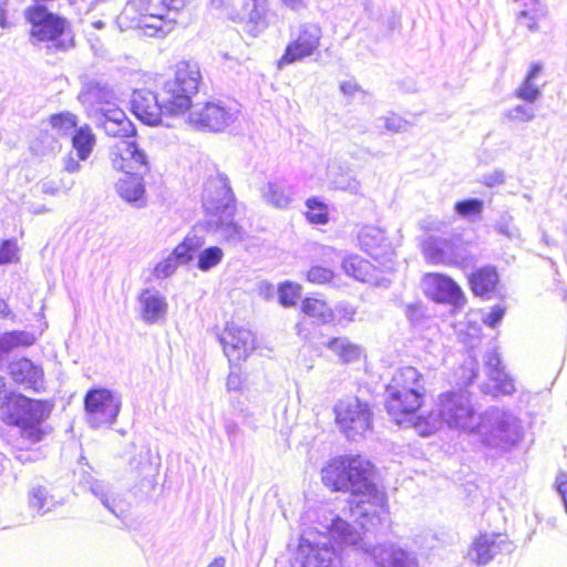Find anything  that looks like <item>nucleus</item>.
Returning <instances> with one entry per match:
<instances>
[{"label": "nucleus", "instance_id": "37", "mask_svg": "<svg viewBox=\"0 0 567 567\" xmlns=\"http://www.w3.org/2000/svg\"><path fill=\"white\" fill-rule=\"evenodd\" d=\"M498 282V275L492 267H484L475 271L471 278L470 284L472 291L476 296H486L492 292Z\"/></svg>", "mask_w": 567, "mask_h": 567}, {"label": "nucleus", "instance_id": "45", "mask_svg": "<svg viewBox=\"0 0 567 567\" xmlns=\"http://www.w3.org/2000/svg\"><path fill=\"white\" fill-rule=\"evenodd\" d=\"M377 127L391 134H399L408 132L411 123L395 113H388L377 118Z\"/></svg>", "mask_w": 567, "mask_h": 567}, {"label": "nucleus", "instance_id": "42", "mask_svg": "<svg viewBox=\"0 0 567 567\" xmlns=\"http://www.w3.org/2000/svg\"><path fill=\"white\" fill-rule=\"evenodd\" d=\"M205 238L196 233H189L184 240L175 247V255L181 264H188L204 249Z\"/></svg>", "mask_w": 567, "mask_h": 567}, {"label": "nucleus", "instance_id": "15", "mask_svg": "<svg viewBox=\"0 0 567 567\" xmlns=\"http://www.w3.org/2000/svg\"><path fill=\"white\" fill-rule=\"evenodd\" d=\"M220 342L230 362L245 360L256 348L254 333L235 324L226 328L220 337Z\"/></svg>", "mask_w": 567, "mask_h": 567}, {"label": "nucleus", "instance_id": "4", "mask_svg": "<svg viewBox=\"0 0 567 567\" xmlns=\"http://www.w3.org/2000/svg\"><path fill=\"white\" fill-rule=\"evenodd\" d=\"M421 373L413 367L398 369L386 385L385 408L398 424L411 419L422 404L424 385Z\"/></svg>", "mask_w": 567, "mask_h": 567}, {"label": "nucleus", "instance_id": "31", "mask_svg": "<svg viewBox=\"0 0 567 567\" xmlns=\"http://www.w3.org/2000/svg\"><path fill=\"white\" fill-rule=\"evenodd\" d=\"M261 197L268 205L286 209L293 199V190L286 182L276 179L262 186Z\"/></svg>", "mask_w": 567, "mask_h": 567}, {"label": "nucleus", "instance_id": "32", "mask_svg": "<svg viewBox=\"0 0 567 567\" xmlns=\"http://www.w3.org/2000/svg\"><path fill=\"white\" fill-rule=\"evenodd\" d=\"M28 505L32 511L43 516L60 505V501L44 485H32L28 491Z\"/></svg>", "mask_w": 567, "mask_h": 567}, {"label": "nucleus", "instance_id": "10", "mask_svg": "<svg viewBox=\"0 0 567 567\" xmlns=\"http://www.w3.org/2000/svg\"><path fill=\"white\" fill-rule=\"evenodd\" d=\"M121 405V396L111 390L91 389L84 398L86 421L91 427H109L116 420Z\"/></svg>", "mask_w": 567, "mask_h": 567}, {"label": "nucleus", "instance_id": "24", "mask_svg": "<svg viewBox=\"0 0 567 567\" xmlns=\"http://www.w3.org/2000/svg\"><path fill=\"white\" fill-rule=\"evenodd\" d=\"M456 239L429 235L422 244L425 259L432 264H452L457 260Z\"/></svg>", "mask_w": 567, "mask_h": 567}, {"label": "nucleus", "instance_id": "16", "mask_svg": "<svg viewBox=\"0 0 567 567\" xmlns=\"http://www.w3.org/2000/svg\"><path fill=\"white\" fill-rule=\"evenodd\" d=\"M112 166L125 174L134 169L148 171L147 156L138 145L128 140H121L111 148Z\"/></svg>", "mask_w": 567, "mask_h": 567}, {"label": "nucleus", "instance_id": "38", "mask_svg": "<svg viewBox=\"0 0 567 567\" xmlns=\"http://www.w3.org/2000/svg\"><path fill=\"white\" fill-rule=\"evenodd\" d=\"M326 347L339 358L342 363L358 361L362 354L361 348L347 338H332Z\"/></svg>", "mask_w": 567, "mask_h": 567}, {"label": "nucleus", "instance_id": "29", "mask_svg": "<svg viewBox=\"0 0 567 567\" xmlns=\"http://www.w3.org/2000/svg\"><path fill=\"white\" fill-rule=\"evenodd\" d=\"M329 533L331 538L340 546L344 547H353L357 551H362V546L369 545L363 540L361 532L353 525L349 524L347 520L334 517L329 526Z\"/></svg>", "mask_w": 567, "mask_h": 567}, {"label": "nucleus", "instance_id": "62", "mask_svg": "<svg viewBox=\"0 0 567 567\" xmlns=\"http://www.w3.org/2000/svg\"><path fill=\"white\" fill-rule=\"evenodd\" d=\"M6 4H7V0L0 1V27L2 29L10 28V25H11L7 21V18H6Z\"/></svg>", "mask_w": 567, "mask_h": 567}, {"label": "nucleus", "instance_id": "25", "mask_svg": "<svg viewBox=\"0 0 567 567\" xmlns=\"http://www.w3.org/2000/svg\"><path fill=\"white\" fill-rule=\"evenodd\" d=\"M244 12L245 29L250 35L257 37L268 28L270 11L267 0H246Z\"/></svg>", "mask_w": 567, "mask_h": 567}, {"label": "nucleus", "instance_id": "9", "mask_svg": "<svg viewBox=\"0 0 567 567\" xmlns=\"http://www.w3.org/2000/svg\"><path fill=\"white\" fill-rule=\"evenodd\" d=\"M435 406L450 429L473 433L478 416L470 395L464 391H446L437 396Z\"/></svg>", "mask_w": 567, "mask_h": 567}, {"label": "nucleus", "instance_id": "36", "mask_svg": "<svg viewBox=\"0 0 567 567\" xmlns=\"http://www.w3.org/2000/svg\"><path fill=\"white\" fill-rule=\"evenodd\" d=\"M301 310L316 323L326 324L334 321L333 309L321 299L306 298L301 303Z\"/></svg>", "mask_w": 567, "mask_h": 567}, {"label": "nucleus", "instance_id": "26", "mask_svg": "<svg viewBox=\"0 0 567 567\" xmlns=\"http://www.w3.org/2000/svg\"><path fill=\"white\" fill-rule=\"evenodd\" d=\"M141 317L146 323H155L167 313L165 297L156 289H144L138 296Z\"/></svg>", "mask_w": 567, "mask_h": 567}, {"label": "nucleus", "instance_id": "20", "mask_svg": "<svg viewBox=\"0 0 567 567\" xmlns=\"http://www.w3.org/2000/svg\"><path fill=\"white\" fill-rule=\"evenodd\" d=\"M425 293L437 302L458 306L463 301L460 286L450 277L441 274H427L423 278Z\"/></svg>", "mask_w": 567, "mask_h": 567}, {"label": "nucleus", "instance_id": "48", "mask_svg": "<svg viewBox=\"0 0 567 567\" xmlns=\"http://www.w3.org/2000/svg\"><path fill=\"white\" fill-rule=\"evenodd\" d=\"M50 124L59 133L68 135L76 130V116L73 113L64 112L54 114L50 117Z\"/></svg>", "mask_w": 567, "mask_h": 567}, {"label": "nucleus", "instance_id": "17", "mask_svg": "<svg viewBox=\"0 0 567 567\" xmlns=\"http://www.w3.org/2000/svg\"><path fill=\"white\" fill-rule=\"evenodd\" d=\"M79 484L84 489L90 491L91 494L117 518H124L126 516V504L109 483L97 480L90 473H83Z\"/></svg>", "mask_w": 567, "mask_h": 567}, {"label": "nucleus", "instance_id": "7", "mask_svg": "<svg viewBox=\"0 0 567 567\" xmlns=\"http://www.w3.org/2000/svg\"><path fill=\"white\" fill-rule=\"evenodd\" d=\"M187 110H189L190 126L215 133L225 131L237 121L240 114V105L235 101L190 103Z\"/></svg>", "mask_w": 567, "mask_h": 567}, {"label": "nucleus", "instance_id": "47", "mask_svg": "<svg viewBox=\"0 0 567 567\" xmlns=\"http://www.w3.org/2000/svg\"><path fill=\"white\" fill-rule=\"evenodd\" d=\"M483 207L484 203L482 199L468 198L456 202L454 205V210L460 217L464 219H472L481 216Z\"/></svg>", "mask_w": 567, "mask_h": 567}, {"label": "nucleus", "instance_id": "27", "mask_svg": "<svg viewBox=\"0 0 567 567\" xmlns=\"http://www.w3.org/2000/svg\"><path fill=\"white\" fill-rule=\"evenodd\" d=\"M236 208L229 209L227 213L208 217L206 225L212 231L219 233L221 237L231 244H238L245 238V230L241 226L234 221Z\"/></svg>", "mask_w": 567, "mask_h": 567}, {"label": "nucleus", "instance_id": "41", "mask_svg": "<svg viewBox=\"0 0 567 567\" xmlns=\"http://www.w3.org/2000/svg\"><path fill=\"white\" fill-rule=\"evenodd\" d=\"M35 342V337L27 331H10L0 334V360L19 347H29Z\"/></svg>", "mask_w": 567, "mask_h": 567}, {"label": "nucleus", "instance_id": "56", "mask_svg": "<svg viewBox=\"0 0 567 567\" xmlns=\"http://www.w3.org/2000/svg\"><path fill=\"white\" fill-rule=\"evenodd\" d=\"M334 320L338 319L339 323H349L353 321L355 316V308L349 303H339L336 306Z\"/></svg>", "mask_w": 567, "mask_h": 567}, {"label": "nucleus", "instance_id": "3", "mask_svg": "<svg viewBox=\"0 0 567 567\" xmlns=\"http://www.w3.org/2000/svg\"><path fill=\"white\" fill-rule=\"evenodd\" d=\"M0 411L2 420L14 426L23 445H32L43 440L42 423L51 413L47 401L32 400L20 393H7L6 381L0 377Z\"/></svg>", "mask_w": 567, "mask_h": 567}, {"label": "nucleus", "instance_id": "18", "mask_svg": "<svg viewBox=\"0 0 567 567\" xmlns=\"http://www.w3.org/2000/svg\"><path fill=\"white\" fill-rule=\"evenodd\" d=\"M364 554L370 555L378 567H417L414 553L408 551L394 544L362 546Z\"/></svg>", "mask_w": 567, "mask_h": 567}, {"label": "nucleus", "instance_id": "8", "mask_svg": "<svg viewBox=\"0 0 567 567\" xmlns=\"http://www.w3.org/2000/svg\"><path fill=\"white\" fill-rule=\"evenodd\" d=\"M336 423L348 440L355 441L371 431L373 411L370 404L358 396L339 400L333 406Z\"/></svg>", "mask_w": 567, "mask_h": 567}, {"label": "nucleus", "instance_id": "63", "mask_svg": "<svg viewBox=\"0 0 567 567\" xmlns=\"http://www.w3.org/2000/svg\"><path fill=\"white\" fill-rule=\"evenodd\" d=\"M282 1L287 7L293 9V10L305 8L307 4V0H282Z\"/></svg>", "mask_w": 567, "mask_h": 567}, {"label": "nucleus", "instance_id": "12", "mask_svg": "<svg viewBox=\"0 0 567 567\" xmlns=\"http://www.w3.org/2000/svg\"><path fill=\"white\" fill-rule=\"evenodd\" d=\"M338 561L337 553L327 537H322L318 542L302 537L292 558L291 567H337Z\"/></svg>", "mask_w": 567, "mask_h": 567}, {"label": "nucleus", "instance_id": "49", "mask_svg": "<svg viewBox=\"0 0 567 567\" xmlns=\"http://www.w3.org/2000/svg\"><path fill=\"white\" fill-rule=\"evenodd\" d=\"M503 116L508 122H530L535 117V110L530 105L519 104L506 110Z\"/></svg>", "mask_w": 567, "mask_h": 567}, {"label": "nucleus", "instance_id": "19", "mask_svg": "<svg viewBox=\"0 0 567 567\" xmlns=\"http://www.w3.org/2000/svg\"><path fill=\"white\" fill-rule=\"evenodd\" d=\"M358 241L361 249L380 264L386 265L392 260L394 250L383 229L371 225L363 226L359 230Z\"/></svg>", "mask_w": 567, "mask_h": 567}, {"label": "nucleus", "instance_id": "58", "mask_svg": "<svg viewBox=\"0 0 567 567\" xmlns=\"http://www.w3.org/2000/svg\"><path fill=\"white\" fill-rule=\"evenodd\" d=\"M446 226L447 224L444 220L433 216H429L420 223V228L427 233L442 231Z\"/></svg>", "mask_w": 567, "mask_h": 567}, {"label": "nucleus", "instance_id": "64", "mask_svg": "<svg viewBox=\"0 0 567 567\" xmlns=\"http://www.w3.org/2000/svg\"><path fill=\"white\" fill-rule=\"evenodd\" d=\"M419 312V306L417 305H409L406 307V316L408 318L413 321L416 320Z\"/></svg>", "mask_w": 567, "mask_h": 567}, {"label": "nucleus", "instance_id": "13", "mask_svg": "<svg viewBox=\"0 0 567 567\" xmlns=\"http://www.w3.org/2000/svg\"><path fill=\"white\" fill-rule=\"evenodd\" d=\"M514 545L507 535L496 533L480 534L471 545L467 558L476 565H486L499 554H509Z\"/></svg>", "mask_w": 567, "mask_h": 567}, {"label": "nucleus", "instance_id": "14", "mask_svg": "<svg viewBox=\"0 0 567 567\" xmlns=\"http://www.w3.org/2000/svg\"><path fill=\"white\" fill-rule=\"evenodd\" d=\"M320 39L321 29L318 24H302L297 39L287 45L285 53L280 58L278 62L279 68L312 55L320 44Z\"/></svg>", "mask_w": 567, "mask_h": 567}, {"label": "nucleus", "instance_id": "60", "mask_svg": "<svg viewBox=\"0 0 567 567\" xmlns=\"http://www.w3.org/2000/svg\"><path fill=\"white\" fill-rule=\"evenodd\" d=\"M41 189L44 194L56 195L61 190V187L53 182L47 181L41 184Z\"/></svg>", "mask_w": 567, "mask_h": 567}, {"label": "nucleus", "instance_id": "51", "mask_svg": "<svg viewBox=\"0 0 567 567\" xmlns=\"http://www.w3.org/2000/svg\"><path fill=\"white\" fill-rule=\"evenodd\" d=\"M300 296V287L291 282H285L279 286V302L285 307L293 306Z\"/></svg>", "mask_w": 567, "mask_h": 567}, {"label": "nucleus", "instance_id": "44", "mask_svg": "<svg viewBox=\"0 0 567 567\" xmlns=\"http://www.w3.org/2000/svg\"><path fill=\"white\" fill-rule=\"evenodd\" d=\"M224 250L218 246H209L199 251L196 256V267L207 272L217 267L224 259Z\"/></svg>", "mask_w": 567, "mask_h": 567}, {"label": "nucleus", "instance_id": "61", "mask_svg": "<svg viewBox=\"0 0 567 567\" xmlns=\"http://www.w3.org/2000/svg\"><path fill=\"white\" fill-rule=\"evenodd\" d=\"M228 390L238 391L240 388V378L237 373L230 372L227 378Z\"/></svg>", "mask_w": 567, "mask_h": 567}, {"label": "nucleus", "instance_id": "5", "mask_svg": "<svg viewBox=\"0 0 567 567\" xmlns=\"http://www.w3.org/2000/svg\"><path fill=\"white\" fill-rule=\"evenodd\" d=\"M474 432L488 449L506 452L523 439V426L512 412L492 408L478 416Z\"/></svg>", "mask_w": 567, "mask_h": 567}, {"label": "nucleus", "instance_id": "1", "mask_svg": "<svg viewBox=\"0 0 567 567\" xmlns=\"http://www.w3.org/2000/svg\"><path fill=\"white\" fill-rule=\"evenodd\" d=\"M371 475L372 464L360 455L334 457L321 471L323 484L333 491L349 492L353 514L372 522L385 514L386 498Z\"/></svg>", "mask_w": 567, "mask_h": 567}, {"label": "nucleus", "instance_id": "28", "mask_svg": "<svg viewBox=\"0 0 567 567\" xmlns=\"http://www.w3.org/2000/svg\"><path fill=\"white\" fill-rule=\"evenodd\" d=\"M116 192L126 203L140 208L146 205L145 185L137 173H126L116 183Z\"/></svg>", "mask_w": 567, "mask_h": 567}, {"label": "nucleus", "instance_id": "6", "mask_svg": "<svg viewBox=\"0 0 567 567\" xmlns=\"http://www.w3.org/2000/svg\"><path fill=\"white\" fill-rule=\"evenodd\" d=\"M25 20L32 25L31 35L39 41H51L56 51L74 47V39L66 19L49 12L43 4H33L24 11Z\"/></svg>", "mask_w": 567, "mask_h": 567}, {"label": "nucleus", "instance_id": "35", "mask_svg": "<svg viewBox=\"0 0 567 567\" xmlns=\"http://www.w3.org/2000/svg\"><path fill=\"white\" fill-rule=\"evenodd\" d=\"M543 70V66L540 63H534L527 75L525 76L523 83L515 90V96L533 104L535 103L540 96L542 91L538 87V85L535 83L536 79L540 74Z\"/></svg>", "mask_w": 567, "mask_h": 567}, {"label": "nucleus", "instance_id": "30", "mask_svg": "<svg viewBox=\"0 0 567 567\" xmlns=\"http://www.w3.org/2000/svg\"><path fill=\"white\" fill-rule=\"evenodd\" d=\"M109 91L99 83L87 82L79 93V101L86 109L90 116H99L102 114L101 109H107L109 105H115L109 101Z\"/></svg>", "mask_w": 567, "mask_h": 567}, {"label": "nucleus", "instance_id": "22", "mask_svg": "<svg viewBox=\"0 0 567 567\" xmlns=\"http://www.w3.org/2000/svg\"><path fill=\"white\" fill-rule=\"evenodd\" d=\"M485 369L488 377V383L483 389L485 393L497 396L499 394H512L515 391L514 382L501 367V358L496 351L493 350L486 353Z\"/></svg>", "mask_w": 567, "mask_h": 567}, {"label": "nucleus", "instance_id": "43", "mask_svg": "<svg viewBox=\"0 0 567 567\" xmlns=\"http://www.w3.org/2000/svg\"><path fill=\"white\" fill-rule=\"evenodd\" d=\"M329 177L336 189L349 192L350 194H358L360 192L361 183L349 169L346 172H334V168L330 167Z\"/></svg>", "mask_w": 567, "mask_h": 567}, {"label": "nucleus", "instance_id": "39", "mask_svg": "<svg viewBox=\"0 0 567 567\" xmlns=\"http://www.w3.org/2000/svg\"><path fill=\"white\" fill-rule=\"evenodd\" d=\"M96 144V137L90 125L85 124L76 128L72 135V147L76 156L86 161L93 152Z\"/></svg>", "mask_w": 567, "mask_h": 567}, {"label": "nucleus", "instance_id": "54", "mask_svg": "<svg viewBox=\"0 0 567 567\" xmlns=\"http://www.w3.org/2000/svg\"><path fill=\"white\" fill-rule=\"evenodd\" d=\"M341 93L349 100L364 99L367 92L353 79L344 80L339 85Z\"/></svg>", "mask_w": 567, "mask_h": 567}, {"label": "nucleus", "instance_id": "2", "mask_svg": "<svg viewBox=\"0 0 567 567\" xmlns=\"http://www.w3.org/2000/svg\"><path fill=\"white\" fill-rule=\"evenodd\" d=\"M200 82L202 73L197 62L179 61L175 65L174 78L165 81L158 93L147 89L133 92L132 112L143 123L158 125L163 114L178 115L187 111Z\"/></svg>", "mask_w": 567, "mask_h": 567}, {"label": "nucleus", "instance_id": "57", "mask_svg": "<svg viewBox=\"0 0 567 567\" xmlns=\"http://www.w3.org/2000/svg\"><path fill=\"white\" fill-rule=\"evenodd\" d=\"M504 315L505 308L501 305H496L488 313L482 317V320L486 326L495 328L502 321Z\"/></svg>", "mask_w": 567, "mask_h": 567}, {"label": "nucleus", "instance_id": "23", "mask_svg": "<svg viewBox=\"0 0 567 567\" xmlns=\"http://www.w3.org/2000/svg\"><path fill=\"white\" fill-rule=\"evenodd\" d=\"M102 114L95 117L97 126L113 137H130L134 134V125L127 118L123 110L115 105L101 109Z\"/></svg>", "mask_w": 567, "mask_h": 567}, {"label": "nucleus", "instance_id": "46", "mask_svg": "<svg viewBox=\"0 0 567 567\" xmlns=\"http://www.w3.org/2000/svg\"><path fill=\"white\" fill-rule=\"evenodd\" d=\"M307 218L310 223L326 225L329 220L328 206L317 197L307 199Z\"/></svg>", "mask_w": 567, "mask_h": 567}, {"label": "nucleus", "instance_id": "53", "mask_svg": "<svg viewBox=\"0 0 567 567\" xmlns=\"http://www.w3.org/2000/svg\"><path fill=\"white\" fill-rule=\"evenodd\" d=\"M18 260V246L12 239H6L0 245V265L11 264Z\"/></svg>", "mask_w": 567, "mask_h": 567}, {"label": "nucleus", "instance_id": "40", "mask_svg": "<svg viewBox=\"0 0 567 567\" xmlns=\"http://www.w3.org/2000/svg\"><path fill=\"white\" fill-rule=\"evenodd\" d=\"M406 422L411 423L412 426L421 436L432 435L437 430H440L444 424L436 408L435 410H432L426 414H421L416 417L412 415V417H408L404 423Z\"/></svg>", "mask_w": 567, "mask_h": 567}, {"label": "nucleus", "instance_id": "52", "mask_svg": "<svg viewBox=\"0 0 567 567\" xmlns=\"http://www.w3.org/2000/svg\"><path fill=\"white\" fill-rule=\"evenodd\" d=\"M333 277L334 274L330 268L321 266H312L307 272L308 281L316 285L329 284Z\"/></svg>", "mask_w": 567, "mask_h": 567}, {"label": "nucleus", "instance_id": "11", "mask_svg": "<svg viewBox=\"0 0 567 567\" xmlns=\"http://www.w3.org/2000/svg\"><path fill=\"white\" fill-rule=\"evenodd\" d=\"M202 204L208 217L236 208L235 196L227 175L215 172L205 179Z\"/></svg>", "mask_w": 567, "mask_h": 567}, {"label": "nucleus", "instance_id": "55", "mask_svg": "<svg viewBox=\"0 0 567 567\" xmlns=\"http://www.w3.org/2000/svg\"><path fill=\"white\" fill-rule=\"evenodd\" d=\"M498 234L513 239L519 236L518 229L513 225L512 217H502L495 225Z\"/></svg>", "mask_w": 567, "mask_h": 567}, {"label": "nucleus", "instance_id": "59", "mask_svg": "<svg viewBox=\"0 0 567 567\" xmlns=\"http://www.w3.org/2000/svg\"><path fill=\"white\" fill-rule=\"evenodd\" d=\"M78 156L76 158L73 156L72 153H70L68 156L63 158V169L68 173H78L81 169V162Z\"/></svg>", "mask_w": 567, "mask_h": 567}, {"label": "nucleus", "instance_id": "50", "mask_svg": "<svg viewBox=\"0 0 567 567\" xmlns=\"http://www.w3.org/2000/svg\"><path fill=\"white\" fill-rule=\"evenodd\" d=\"M178 265H182V264L179 261V258L175 255V249H174L167 258L159 261L155 266L154 276L159 279L167 278L176 271Z\"/></svg>", "mask_w": 567, "mask_h": 567}, {"label": "nucleus", "instance_id": "21", "mask_svg": "<svg viewBox=\"0 0 567 567\" xmlns=\"http://www.w3.org/2000/svg\"><path fill=\"white\" fill-rule=\"evenodd\" d=\"M9 374L14 383L24 390L40 392L44 389V372L30 359L21 358L10 362Z\"/></svg>", "mask_w": 567, "mask_h": 567}, {"label": "nucleus", "instance_id": "34", "mask_svg": "<svg viewBox=\"0 0 567 567\" xmlns=\"http://www.w3.org/2000/svg\"><path fill=\"white\" fill-rule=\"evenodd\" d=\"M522 9L516 13V22L520 27H525L530 32L539 30V21L547 14L546 6L543 1L524 2Z\"/></svg>", "mask_w": 567, "mask_h": 567}, {"label": "nucleus", "instance_id": "33", "mask_svg": "<svg viewBox=\"0 0 567 567\" xmlns=\"http://www.w3.org/2000/svg\"><path fill=\"white\" fill-rule=\"evenodd\" d=\"M342 269L355 280L367 284H378L374 266L359 256H349L342 260Z\"/></svg>", "mask_w": 567, "mask_h": 567}]
</instances>
